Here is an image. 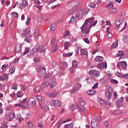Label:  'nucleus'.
I'll use <instances>...</instances> for the list:
<instances>
[{"instance_id": "obj_1", "label": "nucleus", "mask_w": 128, "mask_h": 128, "mask_svg": "<svg viewBox=\"0 0 128 128\" xmlns=\"http://www.w3.org/2000/svg\"><path fill=\"white\" fill-rule=\"evenodd\" d=\"M34 50L36 51V52H39L42 53L46 52V49L44 44H41L38 46H36L34 47Z\"/></svg>"}, {"instance_id": "obj_2", "label": "nucleus", "mask_w": 128, "mask_h": 128, "mask_svg": "<svg viewBox=\"0 0 128 128\" xmlns=\"http://www.w3.org/2000/svg\"><path fill=\"white\" fill-rule=\"evenodd\" d=\"M89 74L91 78H98L100 76V72L98 70H92L90 71Z\"/></svg>"}, {"instance_id": "obj_3", "label": "nucleus", "mask_w": 128, "mask_h": 128, "mask_svg": "<svg viewBox=\"0 0 128 128\" xmlns=\"http://www.w3.org/2000/svg\"><path fill=\"white\" fill-rule=\"evenodd\" d=\"M90 28H92L91 26H90V24L88 23H87L86 22H84L83 26H82V32H90Z\"/></svg>"}, {"instance_id": "obj_4", "label": "nucleus", "mask_w": 128, "mask_h": 128, "mask_svg": "<svg viewBox=\"0 0 128 128\" xmlns=\"http://www.w3.org/2000/svg\"><path fill=\"white\" fill-rule=\"evenodd\" d=\"M51 44L52 45V52H56V50H58V42H56V38H53L51 40Z\"/></svg>"}, {"instance_id": "obj_5", "label": "nucleus", "mask_w": 128, "mask_h": 128, "mask_svg": "<svg viewBox=\"0 0 128 128\" xmlns=\"http://www.w3.org/2000/svg\"><path fill=\"white\" fill-rule=\"evenodd\" d=\"M113 92L112 88V86L108 87V90L105 92V96L107 98H110Z\"/></svg>"}, {"instance_id": "obj_6", "label": "nucleus", "mask_w": 128, "mask_h": 128, "mask_svg": "<svg viewBox=\"0 0 128 128\" xmlns=\"http://www.w3.org/2000/svg\"><path fill=\"white\" fill-rule=\"evenodd\" d=\"M71 4L72 6H74V7H73L72 8L70 9L68 12V14H69V16H70V14H74V10H78V4H76V2H72Z\"/></svg>"}, {"instance_id": "obj_7", "label": "nucleus", "mask_w": 128, "mask_h": 128, "mask_svg": "<svg viewBox=\"0 0 128 128\" xmlns=\"http://www.w3.org/2000/svg\"><path fill=\"white\" fill-rule=\"evenodd\" d=\"M82 88V84L80 83H78L76 84V86L73 88V90L70 91V94H76L80 89Z\"/></svg>"}, {"instance_id": "obj_8", "label": "nucleus", "mask_w": 128, "mask_h": 128, "mask_svg": "<svg viewBox=\"0 0 128 128\" xmlns=\"http://www.w3.org/2000/svg\"><path fill=\"white\" fill-rule=\"evenodd\" d=\"M94 18H89L87 20H86L85 22H86L87 24H90L92 26H96L98 22V20H94Z\"/></svg>"}, {"instance_id": "obj_9", "label": "nucleus", "mask_w": 128, "mask_h": 128, "mask_svg": "<svg viewBox=\"0 0 128 128\" xmlns=\"http://www.w3.org/2000/svg\"><path fill=\"white\" fill-rule=\"evenodd\" d=\"M84 16V15L82 10H80L77 11L76 14V18L77 20H82Z\"/></svg>"}, {"instance_id": "obj_10", "label": "nucleus", "mask_w": 128, "mask_h": 128, "mask_svg": "<svg viewBox=\"0 0 128 128\" xmlns=\"http://www.w3.org/2000/svg\"><path fill=\"white\" fill-rule=\"evenodd\" d=\"M32 34L30 33V28H26L25 30L23 31V32L21 34L22 38H24V36H28Z\"/></svg>"}, {"instance_id": "obj_11", "label": "nucleus", "mask_w": 128, "mask_h": 128, "mask_svg": "<svg viewBox=\"0 0 128 128\" xmlns=\"http://www.w3.org/2000/svg\"><path fill=\"white\" fill-rule=\"evenodd\" d=\"M121 26H124V25H122V21L120 20H117L115 22V29L118 30Z\"/></svg>"}, {"instance_id": "obj_12", "label": "nucleus", "mask_w": 128, "mask_h": 128, "mask_svg": "<svg viewBox=\"0 0 128 128\" xmlns=\"http://www.w3.org/2000/svg\"><path fill=\"white\" fill-rule=\"evenodd\" d=\"M91 126L92 128H98V122L96 119H92L91 121Z\"/></svg>"}, {"instance_id": "obj_13", "label": "nucleus", "mask_w": 128, "mask_h": 128, "mask_svg": "<svg viewBox=\"0 0 128 128\" xmlns=\"http://www.w3.org/2000/svg\"><path fill=\"white\" fill-rule=\"evenodd\" d=\"M124 101V98H120L118 100L116 101V104L118 108H120V106H122V102Z\"/></svg>"}, {"instance_id": "obj_14", "label": "nucleus", "mask_w": 128, "mask_h": 128, "mask_svg": "<svg viewBox=\"0 0 128 128\" xmlns=\"http://www.w3.org/2000/svg\"><path fill=\"white\" fill-rule=\"evenodd\" d=\"M46 74V68H42V70H40L39 72H38V76L39 78L42 77V76H44Z\"/></svg>"}, {"instance_id": "obj_15", "label": "nucleus", "mask_w": 128, "mask_h": 128, "mask_svg": "<svg viewBox=\"0 0 128 128\" xmlns=\"http://www.w3.org/2000/svg\"><path fill=\"white\" fill-rule=\"evenodd\" d=\"M15 116H16V114H14V112L9 113L6 117L8 120H9V121L12 120Z\"/></svg>"}, {"instance_id": "obj_16", "label": "nucleus", "mask_w": 128, "mask_h": 128, "mask_svg": "<svg viewBox=\"0 0 128 128\" xmlns=\"http://www.w3.org/2000/svg\"><path fill=\"white\" fill-rule=\"evenodd\" d=\"M108 66L106 65V63L102 62L98 64V68H101L102 70H104V68H106Z\"/></svg>"}, {"instance_id": "obj_17", "label": "nucleus", "mask_w": 128, "mask_h": 128, "mask_svg": "<svg viewBox=\"0 0 128 128\" xmlns=\"http://www.w3.org/2000/svg\"><path fill=\"white\" fill-rule=\"evenodd\" d=\"M39 32H40V30H38V28H35L34 34V37H35L36 40H38V38H40Z\"/></svg>"}, {"instance_id": "obj_18", "label": "nucleus", "mask_w": 128, "mask_h": 128, "mask_svg": "<svg viewBox=\"0 0 128 128\" xmlns=\"http://www.w3.org/2000/svg\"><path fill=\"white\" fill-rule=\"evenodd\" d=\"M81 56H88V50L85 48H82L80 50Z\"/></svg>"}, {"instance_id": "obj_19", "label": "nucleus", "mask_w": 128, "mask_h": 128, "mask_svg": "<svg viewBox=\"0 0 128 128\" xmlns=\"http://www.w3.org/2000/svg\"><path fill=\"white\" fill-rule=\"evenodd\" d=\"M8 78V74L6 73L4 76H0V80H6Z\"/></svg>"}, {"instance_id": "obj_20", "label": "nucleus", "mask_w": 128, "mask_h": 128, "mask_svg": "<svg viewBox=\"0 0 128 128\" xmlns=\"http://www.w3.org/2000/svg\"><path fill=\"white\" fill-rule=\"evenodd\" d=\"M78 102L80 104L81 106H86V102H84V100H83L82 99L80 98H79L78 99Z\"/></svg>"}, {"instance_id": "obj_21", "label": "nucleus", "mask_w": 128, "mask_h": 128, "mask_svg": "<svg viewBox=\"0 0 128 128\" xmlns=\"http://www.w3.org/2000/svg\"><path fill=\"white\" fill-rule=\"evenodd\" d=\"M95 61L97 62H100L104 60V57L100 56H97L95 58Z\"/></svg>"}, {"instance_id": "obj_22", "label": "nucleus", "mask_w": 128, "mask_h": 128, "mask_svg": "<svg viewBox=\"0 0 128 128\" xmlns=\"http://www.w3.org/2000/svg\"><path fill=\"white\" fill-rule=\"evenodd\" d=\"M32 36L30 34V35H28V36H26V38H25L26 42H32Z\"/></svg>"}, {"instance_id": "obj_23", "label": "nucleus", "mask_w": 128, "mask_h": 128, "mask_svg": "<svg viewBox=\"0 0 128 128\" xmlns=\"http://www.w3.org/2000/svg\"><path fill=\"white\" fill-rule=\"evenodd\" d=\"M28 102L32 106H35L36 104V100H34V98H31L28 100Z\"/></svg>"}, {"instance_id": "obj_24", "label": "nucleus", "mask_w": 128, "mask_h": 128, "mask_svg": "<svg viewBox=\"0 0 128 128\" xmlns=\"http://www.w3.org/2000/svg\"><path fill=\"white\" fill-rule=\"evenodd\" d=\"M20 50H22V44H17L16 47V52H17V54H18V52H20Z\"/></svg>"}, {"instance_id": "obj_25", "label": "nucleus", "mask_w": 128, "mask_h": 128, "mask_svg": "<svg viewBox=\"0 0 128 128\" xmlns=\"http://www.w3.org/2000/svg\"><path fill=\"white\" fill-rule=\"evenodd\" d=\"M120 66L124 70H125V68H126V66H128V64H126V62L123 61L120 62Z\"/></svg>"}, {"instance_id": "obj_26", "label": "nucleus", "mask_w": 128, "mask_h": 128, "mask_svg": "<svg viewBox=\"0 0 128 128\" xmlns=\"http://www.w3.org/2000/svg\"><path fill=\"white\" fill-rule=\"evenodd\" d=\"M76 18L74 16H72V18H70V20L69 22V24H76Z\"/></svg>"}, {"instance_id": "obj_27", "label": "nucleus", "mask_w": 128, "mask_h": 128, "mask_svg": "<svg viewBox=\"0 0 128 128\" xmlns=\"http://www.w3.org/2000/svg\"><path fill=\"white\" fill-rule=\"evenodd\" d=\"M81 10L84 12V16H86V14H88V12H90V8H85Z\"/></svg>"}, {"instance_id": "obj_28", "label": "nucleus", "mask_w": 128, "mask_h": 128, "mask_svg": "<svg viewBox=\"0 0 128 128\" xmlns=\"http://www.w3.org/2000/svg\"><path fill=\"white\" fill-rule=\"evenodd\" d=\"M110 78H112V73L108 72L106 73V76H105L104 78H106V80H108Z\"/></svg>"}, {"instance_id": "obj_29", "label": "nucleus", "mask_w": 128, "mask_h": 128, "mask_svg": "<svg viewBox=\"0 0 128 128\" xmlns=\"http://www.w3.org/2000/svg\"><path fill=\"white\" fill-rule=\"evenodd\" d=\"M122 40L126 44H128V36L124 35L123 36Z\"/></svg>"}, {"instance_id": "obj_30", "label": "nucleus", "mask_w": 128, "mask_h": 128, "mask_svg": "<svg viewBox=\"0 0 128 128\" xmlns=\"http://www.w3.org/2000/svg\"><path fill=\"white\" fill-rule=\"evenodd\" d=\"M72 66L73 68H78V61L74 60L72 62Z\"/></svg>"}, {"instance_id": "obj_31", "label": "nucleus", "mask_w": 128, "mask_h": 128, "mask_svg": "<svg viewBox=\"0 0 128 128\" xmlns=\"http://www.w3.org/2000/svg\"><path fill=\"white\" fill-rule=\"evenodd\" d=\"M99 102L101 106H106V100H102L101 98H100Z\"/></svg>"}, {"instance_id": "obj_32", "label": "nucleus", "mask_w": 128, "mask_h": 128, "mask_svg": "<svg viewBox=\"0 0 128 128\" xmlns=\"http://www.w3.org/2000/svg\"><path fill=\"white\" fill-rule=\"evenodd\" d=\"M70 46V43L69 42H64V48L65 50H68V46Z\"/></svg>"}, {"instance_id": "obj_33", "label": "nucleus", "mask_w": 128, "mask_h": 128, "mask_svg": "<svg viewBox=\"0 0 128 128\" xmlns=\"http://www.w3.org/2000/svg\"><path fill=\"white\" fill-rule=\"evenodd\" d=\"M22 4L23 6V8H28V3L26 0H23Z\"/></svg>"}, {"instance_id": "obj_34", "label": "nucleus", "mask_w": 128, "mask_h": 128, "mask_svg": "<svg viewBox=\"0 0 128 128\" xmlns=\"http://www.w3.org/2000/svg\"><path fill=\"white\" fill-rule=\"evenodd\" d=\"M35 54V56H36L38 53L36 52V50H34V48L32 50H30V56H34Z\"/></svg>"}, {"instance_id": "obj_35", "label": "nucleus", "mask_w": 128, "mask_h": 128, "mask_svg": "<svg viewBox=\"0 0 128 128\" xmlns=\"http://www.w3.org/2000/svg\"><path fill=\"white\" fill-rule=\"evenodd\" d=\"M124 51H118L116 56V58H119V56H124Z\"/></svg>"}, {"instance_id": "obj_36", "label": "nucleus", "mask_w": 128, "mask_h": 128, "mask_svg": "<svg viewBox=\"0 0 128 128\" xmlns=\"http://www.w3.org/2000/svg\"><path fill=\"white\" fill-rule=\"evenodd\" d=\"M118 42H114L112 45V47L110 48L112 50L113 48H118Z\"/></svg>"}, {"instance_id": "obj_37", "label": "nucleus", "mask_w": 128, "mask_h": 128, "mask_svg": "<svg viewBox=\"0 0 128 128\" xmlns=\"http://www.w3.org/2000/svg\"><path fill=\"white\" fill-rule=\"evenodd\" d=\"M110 14H116L118 12V9L116 8H112L110 10Z\"/></svg>"}, {"instance_id": "obj_38", "label": "nucleus", "mask_w": 128, "mask_h": 128, "mask_svg": "<svg viewBox=\"0 0 128 128\" xmlns=\"http://www.w3.org/2000/svg\"><path fill=\"white\" fill-rule=\"evenodd\" d=\"M17 98H22L24 96V92L22 91H18L16 94Z\"/></svg>"}, {"instance_id": "obj_39", "label": "nucleus", "mask_w": 128, "mask_h": 128, "mask_svg": "<svg viewBox=\"0 0 128 128\" xmlns=\"http://www.w3.org/2000/svg\"><path fill=\"white\" fill-rule=\"evenodd\" d=\"M62 124H64V121H62V119H60V120L58 122V128H60V126H62Z\"/></svg>"}, {"instance_id": "obj_40", "label": "nucleus", "mask_w": 128, "mask_h": 128, "mask_svg": "<svg viewBox=\"0 0 128 128\" xmlns=\"http://www.w3.org/2000/svg\"><path fill=\"white\" fill-rule=\"evenodd\" d=\"M50 29L51 30H56V24H51Z\"/></svg>"}, {"instance_id": "obj_41", "label": "nucleus", "mask_w": 128, "mask_h": 128, "mask_svg": "<svg viewBox=\"0 0 128 128\" xmlns=\"http://www.w3.org/2000/svg\"><path fill=\"white\" fill-rule=\"evenodd\" d=\"M56 86V82H51L50 84V87L51 88H54V86Z\"/></svg>"}, {"instance_id": "obj_42", "label": "nucleus", "mask_w": 128, "mask_h": 128, "mask_svg": "<svg viewBox=\"0 0 128 128\" xmlns=\"http://www.w3.org/2000/svg\"><path fill=\"white\" fill-rule=\"evenodd\" d=\"M49 84H48V82H44V83L41 84V87L47 88V86H48Z\"/></svg>"}, {"instance_id": "obj_43", "label": "nucleus", "mask_w": 128, "mask_h": 128, "mask_svg": "<svg viewBox=\"0 0 128 128\" xmlns=\"http://www.w3.org/2000/svg\"><path fill=\"white\" fill-rule=\"evenodd\" d=\"M96 4L94 2H91L89 4V6L92 8H96Z\"/></svg>"}, {"instance_id": "obj_44", "label": "nucleus", "mask_w": 128, "mask_h": 128, "mask_svg": "<svg viewBox=\"0 0 128 128\" xmlns=\"http://www.w3.org/2000/svg\"><path fill=\"white\" fill-rule=\"evenodd\" d=\"M10 14L13 18H18V13L13 12Z\"/></svg>"}, {"instance_id": "obj_45", "label": "nucleus", "mask_w": 128, "mask_h": 128, "mask_svg": "<svg viewBox=\"0 0 128 128\" xmlns=\"http://www.w3.org/2000/svg\"><path fill=\"white\" fill-rule=\"evenodd\" d=\"M66 66H68V63H66V62H64L62 63V66L61 68L62 70H64V68H66Z\"/></svg>"}, {"instance_id": "obj_46", "label": "nucleus", "mask_w": 128, "mask_h": 128, "mask_svg": "<svg viewBox=\"0 0 128 128\" xmlns=\"http://www.w3.org/2000/svg\"><path fill=\"white\" fill-rule=\"evenodd\" d=\"M94 90H90V91H88L87 92V94H88V96H92V94H94Z\"/></svg>"}, {"instance_id": "obj_47", "label": "nucleus", "mask_w": 128, "mask_h": 128, "mask_svg": "<svg viewBox=\"0 0 128 128\" xmlns=\"http://www.w3.org/2000/svg\"><path fill=\"white\" fill-rule=\"evenodd\" d=\"M56 100H50V106H56Z\"/></svg>"}, {"instance_id": "obj_48", "label": "nucleus", "mask_w": 128, "mask_h": 128, "mask_svg": "<svg viewBox=\"0 0 128 128\" xmlns=\"http://www.w3.org/2000/svg\"><path fill=\"white\" fill-rule=\"evenodd\" d=\"M27 124L29 128H34V124L32 122H28Z\"/></svg>"}, {"instance_id": "obj_49", "label": "nucleus", "mask_w": 128, "mask_h": 128, "mask_svg": "<svg viewBox=\"0 0 128 128\" xmlns=\"http://www.w3.org/2000/svg\"><path fill=\"white\" fill-rule=\"evenodd\" d=\"M78 108L80 112H82V114H84V112H86V110H84V108H82L80 107Z\"/></svg>"}, {"instance_id": "obj_50", "label": "nucleus", "mask_w": 128, "mask_h": 128, "mask_svg": "<svg viewBox=\"0 0 128 128\" xmlns=\"http://www.w3.org/2000/svg\"><path fill=\"white\" fill-rule=\"evenodd\" d=\"M40 86H36L34 89V92H40Z\"/></svg>"}, {"instance_id": "obj_51", "label": "nucleus", "mask_w": 128, "mask_h": 128, "mask_svg": "<svg viewBox=\"0 0 128 128\" xmlns=\"http://www.w3.org/2000/svg\"><path fill=\"white\" fill-rule=\"evenodd\" d=\"M18 85L16 84H14L12 86V90H18Z\"/></svg>"}, {"instance_id": "obj_52", "label": "nucleus", "mask_w": 128, "mask_h": 128, "mask_svg": "<svg viewBox=\"0 0 128 128\" xmlns=\"http://www.w3.org/2000/svg\"><path fill=\"white\" fill-rule=\"evenodd\" d=\"M15 106H22V108H26V106H24V104H14Z\"/></svg>"}, {"instance_id": "obj_53", "label": "nucleus", "mask_w": 128, "mask_h": 128, "mask_svg": "<svg viewBox=\"0 0 128 128\" xmlns=\"http://www.w3.org/2000/svg\"><path fill=\"white\" fill-rule=\"evenodd\" d=\"M29 52H30V48H26L25 51L24 52V54L26 55V54H28Z\"/></svg>"}, {"instance_id": "obj_54", "label": "nucleus", "mask_w": 128, "mask_h": 128, "mask_svg": "<svg viewBox=\"0 0 128 128\" xmlns=\"http://www.w3.org/2000/svg\"><path fill=\"white\" fill-rule=\"evenodd\" d=\"M20 104H26V99L24 98V100H20Z\"/></svg>"}, {"instance_id": "obj_55", "label": "nucleus", "mask_w": 128, "mask_h": 128, "mask_svg": "<svg viewBox=\"0 0 128 128\" xmlns=\"http://www.w3.org/2000/svg\"><path fill=\"white\" fill-rule=\"evenodd\" d=\"M42 20H44V17L42 16V15H40L38 16V22H42Z\"/></svg>"}, {"instance_id": "obj_56", "label": "nucleus", "mask_w": 128, "mask_h": 128, "mask_svg": "<svg viewBox=\"0 0 128 128\" xmlns=\"http://www.w3.org/2000/svg\"><path fill=\"white\" fill-rule=\"evenodd\" d=\"M0 90H6V86L4 84H0Z\"/></svg>"}, {"instance_id": "obj_57", "label": "nucleus", "mask_w": 128, "mask_h": 128, "mask_svg": "<svg viewBox=\"0 0 128 128\" xmlns=\"http://www.w3.org/2000/svg\"><path fill=\"white\" fill-rule=\"evenodd\" d=\"M14 70H16V68H10L9 72H10L11 74H12L14 72Z\"/></svg>"}, {"instance_id": "obj_58", "label": "nucleus", "mask_w": 128, "mask_h": 128, "mask_svg": "<svg viewBox=\"0 0 128 128\" xmlns=\"http://www.w3.org/2000/svg\"><path fill=\"white\" fill-rule=\"evenodd\" d=\"M106 8H114V4H108V5L106 6Z\"/></svg>"}, {"instance_id": "obj_59", "label": "nucleus", "mask_w": 128, "mask_h": 128, "mask_svg": "<svg viewBox=\"0 0 128 128\" xmlns=\"http://www.w3.org/2000/svg\"><path fill=\"white\" fill-rule=\"evenodd\" d=\"M57 94H58V93H56V92L53 93L50 95V98H56V96Z\"/></svg>"}, {"instance_id": "obj_60", "label": "nucleus", "mask_w": 128, "mask_h": 128, "mask_svg": "<svg viewBox=\"0 0 128 128\" xmlns=\"http://www.w3.org/2000/svg\"><path fill=\"white\" fill-rule=\"evenodd\" d=\"M30 18L29 17L27 18V20L26 22V24H27V26H28L30 24Z\"/></svg>"}, {"instance_id": "obj_61", "label": "nucleus", "mask_w": 128, "mask_h": 128, "mask_svg": "<svg viewBox=\"0 0 128 128\" xmlns=\"http://www.w3.org/2000/svg\"><path fill=\"white\" fill-rule=\"evenodd\" d=\"M111 82L112 84H118V82L116 80H114V79H111Z\"/></svg>"}, {"instance_id": "obj_62", "label": "nucleus", "mask_w": 128, "mask_h": 128, "mask_svg": "<svg viewBox=\"0 0 128 128\" xmlns=\"http://www.w3.org/2000/svg\"><path fill=\"white\" fill-rule=\"evenodd\" d=\"M2 128H8V123L6 122H4Z\"/></svg>"}, {"instance_id": "obj_63", "label": "nucleus", "mask_w": 128, "mask_h": 128, "mask_svg": "<svg viewBox=\"0 0 128 128\" xmlns=\"http://www.w3.org/2000/svg\"><path fill=\"white\" fill-rule=\"evenodd\" d=\"M8 66V64H6V65L4 64L3 66H2L1 68L2 70H6V68H7Z\"/></svg>"}, {"instance_id": "obj_64", "label": "nucleus", "mask_w": 128, "mask_h": 128, "mask_svg": "<svg viewBox=\"0 0 128 128\" xmlns=\"http://www.w3.org/2000/svg\"><path fill=\"white\" fill-rule=\"evenodd\" d=\"M122 78H125V80H126L128 78V74H122Z\"/></svg>"}]
</instances>
